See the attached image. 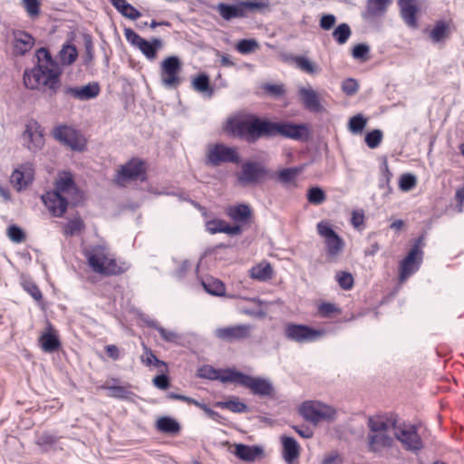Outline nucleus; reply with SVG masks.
I'll return each mask as SVG.
<instances>
[{
    "mask_svg": "<svg viewBox=\"0 0 464 464\" xmlns=\"http://www.w3.org/2000/svg\"><path fill=\"white\" fill-rule=\"evenodd\" d=\"M382 131L380 130H373L365 135L364 140L366 145L370 149H375L379 147L382 140Z\"/></svg>",
    "mask_w": 464,
    "mask_h": 464,
    "instance_id": "603ef678",
    "label": "nucleus"
},
{
    "mask_svg": "<svg viewBox=\"0 0 464 464\" xmlns=\"http://www.w3.org/2000/svg\"><path fill=\"white\" fill-rule=\"evenodd\" d=\"M299 94L306 109L314 112H319L323 110L318 95L312 88L302 87L299 89Z\"/></svg>",
    "mask_w": 464,
    "mask_h": 464,
    "instance_id": "2f4dec72",
    "label": "nucleus"
},
{
    "mask_svg": "<svg viewBox=\"0 0 464 464\" xmlns=\"http://www.w3.org/2000/svg\"><path fill=\"white\" fill-rule=\"evenodd\" d=\"M272 121L262 120L254 114H248V123L245 140L253 143L261 137H271Z\"/></svg>",
    "mask_w": 464,
    "mask_h": 464,
    "instance_id": "f3484780",
    "label": "nucleus"
},
{
    "mask_svg": "<svg viewBox=\"0 0 464 464\" xmlns=\"http://www.w3.org/2000/svg\"><path fill=\"white\" fill-rule=\"evenodd\" d=\"M78 53L74 45L64 44L59 52V60L63 65L72 64L77 58Z\"/></svg>",
    "mask_w": 464,
    "mask_h": 464,
    "instance_id": "79ce46f5",
    "label": "nucleus"
},
{
    "mask_svg": "<svg viewBox=\"0 0 464 464\" xmlns=\"http://www.w3.org/2000/svg\"><path fill=\"white\" fill-rule=\"evenodd\" d=\"M144 353L140 357V361L147 366L154 365L155 367H166V363L163 361H160L157 358V356L153 353L151 349L146 346L144 343L142 344Z\"/></svg>",
    "mask_w": 464,
    "mask_h": 464,
    "instance_id": "a18cd8bd",
    "label": "nucleus"
},
{
    "mask_svg": "<svg viewBox=\"0 0 464 464\" xmlns=\"http://www.w3.org/2000/svg\"><path fill=\"white\" fill-rule=\"evenodd\" d=\"M269 3L267 0H248L228 5L220 3L217 9L225 20H231L237 17H246L254 11H262L267 9Z\"/></svg>",
    "mask_w": 464,
    "mask_h": 464,
    "instance_id": "39448f33",
    "label": "nucleus"
},
{
    "mask_svg": "<svg viewBox=\"0 0 464 464\" xmlns=\"http://www.w3.org/2000/svg\"><path fill=\"white\" fill-rule=\"evenodd\" d=\"M181 63L177 56H169L160 63V80L166 88L176 89L181 82Z\"/></svg>",
    "mask_w": 464,
    "mask_h": 464,
    "instance_id": "9b49d317",
    "label": "nucleus"
},
{
    "mask_svg": "<svg viewBox=\"0 0 464 464\" xmlns=\"http://www.w3.org/2000/svg\"><path fill=\"white\" fill-rule=\"evenodd\" d=\"M205 227L210 234L225 233L229 236H238L243 231L240 225H229L227 221L219 218L206 220Z\"/></svg>",
    "mask_w": 464,
    "mask_h": 464,
    "instance_id": "b1692460",
    "label": "nucleus"
},
{
    "mask_svg": "<svg viewBox=\"0 0 464 464\" xmlns=\"http://www.w3.org/2000/svg\"><path fill=\"white\" fill-rule=\"evenodd\" d=\"M253 328V325L250 324L229 325L217 328L215 335L218 339L227 343L241 342L251 336Z\"/></svg>",
    "mask_w": 464,
    "mask_h": 464,
    "instance_id": "dca6fc26",
    "label": "nucleus"
},
{
    "mask_svg": "<svg viewBox=\"0 0 464 464\" xmlns=\"http://www.w3.org/2000/svg\"><path fill=\"white\" fill-rule=\"evenodd\" d=\"M316 230L318 235L324 238L326 260L330 263H336L343 253L344 240L333 229L328 221L318 222Z\"/></svg>",
    "mask_w": 464,
    "mask_h": 464,
    "instance_id": "20e7f679",
    "label": "nucleus"
},
{
    "mask_svg": "<svg viewBox=\"0 0 464 464\" xmlns=\"http://www.w3.org/2000/svg\"><path fill=\"white\" fill-rule=\"evenodd\" d=\"M250 276L259 281H266L273 276V269L270 264H258L251 268Z\"/></svg>",
    "mask_w": 464,
    "mask_h": 464,
    "instance_id": "ea45409f",
    "label": "nucleus"
},
{
    "mask_svg": "<svg viewBox=\"0 0 464 464\" xmlns=\"http://www.w3.org/2000/svg\"><path fill=\"white\" fill-rule=\"evenodd\" d=\"M258 44L255 39H243L238 41L236 49L242 54H248L257 48Z\"/></svg>",
    "mask_w": 464,
    "mask_h": 464,
    "instance_id": "3c124183",
    "label": "nucleus"
},
{
    "mask_svg": "<svg viewBox=\"0 0 464 464\" xmlns=\"http://www.w3.org/2000/svg\"><path fill=\"white\" fill-rule=\"evenodd\" d=\"M292 59H293V62L295 63V66L306 73L314 74L320 71L319 66L316 65L315 63H312L305 56L298 55V56H294Z\"/></svg>",
    "mask_w": 464,
    "mask_h": 464,
    "instance_id": "a19ab883",
    "label": "nucleus"
},
{
    "mask_svg": "<svg viewBox=\"0 0 464 464\" xmlns=\"http://www.w3.org/2000/svg\"><path fill=\"white\" fill-rule=\"evenodd\" d=\"M359 90L358 82L353 78L345 79L342 82V91L348 96L354 95Z\"/></svg>",
    "mask_w": 464,
    "mask_h": 464,
    "instance_id": "bf43d9fd",
    "label": "nucleus"
},
{
    "mask_svg": "<svg viewBox=\"0 0 464 464\" xmlns=\"http://www.w3.org/2000/svg\"><path fill=\"white\" fill-rule=\"evenodd\" d=\"M34 44V37L22 30L13 31V49L18 55H24L29 52Z\"/></svg>",
    "mask_w": 464,
    "mask_h": 464,
    "instance_id": "393cba45",
    "label": "nucleus"
},
{
    "mask_svg": "<svg viewBox=\"0 0 464 464\" xmlns=\"http://www.w3.org/2000/svg\"><path fill=\"white\" fill-rule=\"evenodd\" d=\"M36 57L37 64L24 73V85L30 90H47L53 95L61 86L62 70L47 49L40 48Z\"/></svg>",
    "mask_w": 464,
    "mask_h": 464,
    "instance_id": "f03ea898",
    "label": "nucleus"
},
{
    "mask_svg": "<svg viewBox=\"0 0 464 464\" xmlns=\"http://www.w3.org/2000/svg\"><path fill=\"white\" fill-rule=\"evenodd\" d=\"M335 280L343 290H351L354 284L353 276L346 271H339L335 274Z\"/></svg>",
    "mask_w": 464,
    "mask_h": 464,
    "instance_id": "de8ad7c7",
    "label": "nucleus"
},
{
    "mask_svg": "<svg viewBox=\"0 0 464 464\" xmlns=\"http://www.w3.org/2000/svg\"><path fill=\"white\" fill-rule=\"evenodd\" d=\"M34 169L31 162L21 164L11 175V182L21 190L26 188L34 180Z\"/></svg>",
    "mask_w": 464,
    "mask_h": 464,
    "instance_id": "4be33fe9",
    "label": "nucleus"
},
{
    "mask_svg": "<svg viewBox=\"0 0 464 464\" xmlns=\"http://www.w3.org/2000/svg\"><path fill=\"white\" fill-rule=\"evenodd\" d=\"M391 0H367L362 17L365 21H372L382 17L386 13L387 7Z\"/></svg>",
    "mask_w": 464,
    "mask_h": 464,
    "instance_id": "bb28decb",
    "label": "nucleus"
},
{
    "mask_svg": "<svg viewBox=\"0 0 464 464\" xmlns=\"http://www.w3.org/2000/svg\"><path fill=\"white\" fill-rule=\"evenodd\" d=\"M191 265L188 260L182 261L179 264L178 268L174 272V276L178 279H182L186 276L187 272L190 269Z\"/></svg>",
    "mask_w": 464,
    "mask_h": 464,
    "instance_id": "774afa93",
    "label": "nucleus"
},
{
    "mask_svg": "<svg viewBox=\"0 0 464 464\" xmlns=\"http://www.w3.org/2000/svg\"><path fill=\"white\" fill-rule=\"evenodd\" d=\"M304 169V166H297L293 168H285L278 171L277 180L282 184L294 182L299 174Z\"/></svg>",
    "mask_w": 464,
    "mask_h": 464,
    "instance_id": "58836bf2",
    "label": "nucleus"
},
{
    "mask_svg": "<svg viewBox=\"0 0 464 464\" xmlns=\"http://www.w3.org/2000/svg\"><path fill=\"white\" fill-rule=\"evenodd\" d=\"M159 431L167 434H176L180 430L179 423L170 417H160L156 423Z\"/></svg>",
    "mask_w": 464,
    "mask_h": 464,
    "instance_id": "e433bc0d",
    "label": "nucleus"
},
{
    "mask_svg": "<svg viewBox=\"0 0 464 464\" xmlns=\"http://www.w3.org/2000/svg\"><path fill=\"white\" fill-rule=\"evenodd\" d=\"M158 332L160 334L161 338L167 343H179L180 336L175 331L165 329L160 326L158 328Z\"/></svg>",
    "mask_w": 464,
    "mask_h": 464,
    "instance_id": "e2e57ef3",
    "label": "nucleus"
},
{
    "mask_svg": "<svg viewBox=\"0 0 464 464\" xmlns=\"http://www.w3.org/2000/svg\"><path fill=\"white\" fill-rule=\"evenodd\" d=\"M430 439L431 431L421 420H414L408 424V451L420 456L430 443Z\"/></svg>",
    "mask_w": 464,
    "mask_h": 464,
    "instance_id": "0eeeda50",
    "label": "nucleus"
},
{
    "mask_svg": "<svg viewBox=\"0 0 464 464\" xmlns=\"http://www.w3.org/2000/svg\"><path fill=\"white\" fill-rule=\"evenodd\" d=\"M367 123L366 119L362 114L353 116L349 121V130L353 133H361Z\"/></svg>",
    "mask_w": 464,
    "mask_h": 464,
    "instance_id": "8fccbe9b",
    "label": "nucleus"
},
{
    "mask_svg": "<svg viewBox=\"0 0 464 464\" xmlns=\"http://www.w3.org/2000/svg\"><path fill=\"white\" fill-rule=\"evenodd\" d=\"M268 175L267 169L258 161H246L237 174L238 182L243 185H256L266 180Z\"/></svg>",
    "mask_w": 464,
    "mask_h": 464,
    "instance_id": "f8f14e48",
    "label": "nucleus"
},
{
    "mask_svg": "<svg viewBox=\"0 0 464 464\" xmlns=\"http://www.w3.org/2000/svg\"><path fill=\"white\" fill-rule=\"evenodd\" d=\"M369 52L370 47L367 44H359L353 47L352 54L354 59L364 62L368 59Z\"/></svg>",
    "mask_w": 464,
    "mask_h": 464,
    "instance_id": "13d9d810",
    "label": "nucleus"
},
{
    "mask_svg": "<svg viewBox=\"0 0 464 464\" xmlns=\"http://www.w3.org/2000/svg\"><path fill=\"white\" fill-rule=\"evenodd\" d=\"M367 427L366 440L370 452L381 454L383 450H392L395 440L406 447V424L399 421L396 413L387 412L369 416Z\"/></svg>",
    "mask_w": 464,
    "mask_h": 464,
    "instance_id": "f257e3e1",
    "label": "nucleus"
},
{
    "mask_svg": "<svg viewBox=\"0 0 464 464\" xmlns=\"http://www.w3.org/2000/svg\"><path fill=\"white\" fill-rule=\"evenodd\" d=\"M325 193L319 187L311 188L307 193V199L314 205L322 204L325 200Z\"/></svg>",
    "mask_w": 464,
    "mask_h": 464,
    "instance_id": "864d4df0",
    "label": "nucleus"
},
{
    "mask_svg": "<svg viewBox=\"0 0 464 464\" xmlns=\"http://www.w3.org/2000/svg\"><path fill=\"white\" fill-rule=\"evenodd\" d=\"M236 372L237 371L234 369H226L223 371H218L209 365L203 366L198 370V375L201 378L208 380H218L223 383H233V380H227V378L233 377V374Z\"/></svg>",
    "mask_w": 464,
    "mask_h": 464,
    "instance_id": "c85d7f7f",
    "label": "nucleus"
},
{
    "mask_svg": "<svg viewBox=\"0 0 464 464\" xmlns=\"http://www.w3.org/2000/svg\"><path fill=\"white\" fill-rule=\"evenodd\" d=\"M84 227L83 221L80 218L70 219L64 226L63 233L65 236H74L81 232Z\"/></svg>",
    "mask_w": 464,
    "mask_h": 464,
    "instance_id": "09e8293b",
    "label": "nucleus"
},
{
    "mask_svg": "<svg viewBox=\"0 0 464 464\" xmlns=\"http://www.w3.org/2000/svg\"><path fill=\"white\" fill-rule=\"evenodd\" d=\"M425 246V235L422 234L413 240L408 251V277L416 273L423 260V248Z\"/></svg>",
    "mask_w": 464,
    "mask_h": 464,
    "instance_id": "aec40b11",
    "label": "nucleus"
},
{
    "mask_svg": "<svg viewBox=\"0 0 464 464\" xmlns=\"http://www.w3.org/2000/svg\"><path fill=\"white\" fill-rule=\"evenodd\" d=\"M216 406L227 409L232 412L236 413H243L247 411V406L246 403L239 401L238 400H229L227 401H218L216 403Z\"/></svg>",
    "mask_w": 464,
    "mask_h": 464,
    "instance_id": "49530a36",
    "label": "nucleus"
},
{
    "mask_svg": "<svg viewBox=\"0 0 464 464\" xmlns=\"http://www.w3.org/2000/svg\"><path fill=\"white\" fill-rule=\"evenodd\" d=\"M161 45L162 43L160 39L154 38L151 42L144 39L139 45L138 49L148 60L152 61L157 57L158 50Z\"/></svg>",
    "mask_w": 464,
    "mask_h": 464,
    "instance_id": "f704fd0d",
    "label": "nucleus"
},
{
    "mask_svg": "<svg viewBox=\"0 0 464 464\" xmlns=\"http://www.w3.org/2000/svg\"><path fill=\"white\" fill-rule=\"evenodd\" d=\"M22 143L32 152L41 150L44 145V136L41 125L35 120H29L22 133Z\"/></svg>",
    "mask_w": 464,
    "mask_h": 464,
    "instance_id": "ddd939ff",
    "label": "nucleus"
},
{
    "mask_svg": "<svg viewBox=\"0 0 464 464\" xmlns=\"http://www.w3.org/2000/svg\"><path fill=\"white\" fill-rule=\"evenodd\" d=\"M84 256L91 269L100 275H120L128 268L125 263L118 264L113 255L102 246L85 249Z\"/></svg>",
    "mask_w": 464,
    "mask_h": 464,
    "instance_id": "7ed1b4c3",
    "label": "nucleus"
},
{
    "mask_svg": "<svg viewBox=\"0 0 464 464\" xmlns=\"http://www.w3.org/2000/svg\"><path fill=\"white\" fill-rule=\"evenodd\" d=\"M103 389L107 390L108 395L113 398L126 399L130 394L127 388L120 385L104 386Z\"/></svg>",
    "mask_w": 464,
    "mask_h": 464,
    "instance_id": "6e6d98bb",
    "label": "nucleus"
},
{
    "mask_svg": "<svg viewBox=\"0 0 464 464\" xmlns=\"http://www.w3.org/2000/svg\"><path fill=\"white\" fill-rule=\"evenodd\" d=\"M43 203L52 216L61 218L68 208V198L57 191H47L41 197Z\"/></svg>",
    "mask_w": 464,
    "mask_h": 464,
    "instance_id": "6ab92c4d",
    "label": "nucleus"
},
{
    "mask_svg": "<svg viewBox=\"0 0 464 464\" xmlns=\"http://www.w3.org/2000/svg\"><path fill=\"white\" fill-rule=\"evenodd\" d=\"M9 238L14 243H22L25 239L24 231L17 226L12 225L7 229Z\"/></svg>",
    "mask_w": 464,
    "mask_h": 464,
    "instance_id": "680f3d73",
    "label": "nucleus"
},
{
    "mask_svg": "<svg viewBox=\"0 0 464 464\" xmlns=\"http://www.w3.org/2000/svg\"><path fill=\"white\" fill-rule=\"evenodd\" d=\"M227 215L236 223L246 224L252 217V210L246 204L229 206L227 208Z\"/></svg>",
    "mask_w": 464,
    "mask_h": 464,
    "instance_id": "7c9ffc66",
    "label": "nucleus"
},
{
    "mask_svg": "<svg viewBox=\"0 0 464 464\" xmlns=\"http://www.w3.org/2000/svg\"><path fill=\"white\" fill-rule=\"evenodd\" d=\"M205 291L212 295L221 296L225 294V285L214 277H207L201 282Z\"/></svg>",
    "mask_w": 464,
    "mask_h": 464,
    "instance_id": "4c0bfd02",
    "label": "nucleus"
},
{
    "mask_svg": "<svg viewBox=\"0 0 464 464\" xmlns=\"http://www.w3.org/2000/svg\"><path fill=\"white\" fill-rule=\"evenodd\" d=\"M326 334L324 329H314L308 325L288 324L285 329V337L296 343H309L314 342Z\"/></svg>",
    "mask_w": 464,
    "mask_h": 464,
    "instance_id": "9d476101",
    "label": "nucleus"
},
{
    "mask_svg": "<svg viewBox=\"0 0 464 464\" xmlns=\"http://www.w3.org/2000/svg\"><path fill=\"white\" fill-rule=\"evenodd\" d=\"M54 138L67 145L72 150L82 151L86 149V139L75 129L69 126H59L53 130Z\"/></svg>",
    "mask_w": 464,
    "mask_h": 464,
    "instance_id": "4468645a",
    "label": "nucleus"
},
{
    "mask_svg": "<svg viewBox=\"0 0 464 464\" xmlns=\"http://www.w3.org/2000/svg\"><path fill=\"white\" fill-rule=\"evenodd\" d=\"M144 176L145 169L143 162L138 159H131L121 167L114 178V182L118 186L124 187L131 180L143 179Z\"/></svg>",
    "mask_w": 464,
    "mask_h": 464,
    "instance_id": "2eb2a0df",
    "label": "nucleus"
},
{
    "mask_svg": "<svg viewBox=\"0 0 464 464\" xmlns=\"http://www.w3.org/2000/svg\"><path fill=\"white\" fill-rule=\"evenodd\" d=\"M283 457L285 462L291 464L300 454V446L297 441L287 436L282 437Z\"/></svg>",
    "mask_w": 464,
    "mask_h": 464,
    "instance_id": "473e14b6",
    "label": "nucleus"
},
{
    "mask_svg": "<svg viewBox=\"0 0 464 464\" xmlns=\"http://www.w3.org/2000/svg\"><path fill=\"white\" fill-rule=\"evenodd\" d=\"M76 185L70 172L62 173L56 182L55 188L53 191H57L58 194L65 196L68 199L69 197L76 192Z\"/></svg>",
    "mask_w": 464,
    "mask_h": 464,
    "instance_id": "c756f323",
    "label": "nucleus"
},
{
    "mask_svg": "<svg viewBox=\"0 0 464 464\" xmlns=\"http://www.w3.org/2000/svg\"><path fill=\"white\" fill-rule=\"evenodd\" d=\"M101 88L98 82H90L81 87L67 86L63 89L65 95L80 101H88L99 95Z\"/></svg>",
    "mask_w": 464,
    "mask_h": 464,
    "instance_id": "412c9836",
    "label": "nucleus"
},
{
    "mask_svg": "<svg viewBox=\"0 0 464 464\" xmlns=\"http://www.w3.org/2000/svg\"><path fill=\"white\" fill-rule=\"evenodd\" d=\"M418 12V0H408V25L417 27L416 14Z\"/></svg>",
    "mask_w": 464,
    "mask_h": 464,
    "instance_id": "4d7b16f0",
    "label": "nucleus"
},
{
    "mask_svg": "<svg viewBox=\"0 0 464 464\" xmlns=\"http://www.w3.org/2000/svg\"><path fill=\"white\" fill-rule=\"evenodd\" d=\"M23 288L38 303L43 301V295L39 287L32 281L23 282Z\"/></svg>",
    "mask_w": 464,
    "mask_h": 464,
    "instance_id": "5fc2aeb1",
    "label": "nucleus"
},
{
    "mask_svg": "<svg viewBox=\"0 0 464 464\" xmlns=\"http://www.w3.org/2000/svg\"><path fill=\"white\" fill-rule=\"evenodd\" d=\"M117 11L121 15H123L129 19H131V20H136L141 15L140 13L129 3H126L125 5H121V8Z\"/></svg>",
    "mask_w": 464,
    "mask_h": 464,
    "instance_id": "052dcab7",
    "label": "nucleus"
},
{
    "mask_svg": "<svg viewBox=\"0 0 464 464\" xmlns=\"http://www.w3.org/2000/svg\"><path fill=\"white\" fill-rule=\"evenodd\" d=\"M24 7L29 16L35 17L40 14V2L39 0H23Z\"/></svg>",
    "mask_w": 464,
    "mask_h": 464,
    "instance_id": "0e129e2a",
    "label": "nucleus"
},
{
    "mask_svg": "<svg viewBox=\"0 0 464 464\" xmlns=\"http://www.w3.org/2000/svg\"><path fill=\"white\" fill-rule=\"evenodd\" d=\"M351 34V28L345 23L340 24L333 32V37L339 44H344Z\"/></svg>",
    "mask_w": 464,
    "mask_h": 464,
    "instance_id": "c03bdc74",
    "label": "nucleus"
},
{
    "mask_svg": "<svg viewBox=\"0 0 464 464\" xmlns=\"http://www.w3.org/2000/svg\"><path fill=\"white\" fill-rule=\"evenodd\" d=\"M233 375V377H228L227 380H233V383L249 389L255 395L269 397L274 393L273 383L267 378L254 377L238 371Z\"/></svg>",
    "mask_w": 464,
    "mask_h": 464,
    "instance_id": "1a4fd4ad",
    "label": "nucleus"
},
{
    "mask_svg": "<svg viewBox=\"0 0 464 464\" xmlns=\"http://www.w3.org/2000/svg\"><path fill=\"white\" fill-rule=\"evenodd\" d=\"M241 159L237 148L228 147L223 143H211L207 147L205 164L218 167L225 163L238 164Z\"/></svg>",
    "mask_w": 464,
    "mask_h": 464,
    "instance_id": "423d86ee",
    "label": "nucleus"
},
{
    "mask_svg": "<svg viewBox=\"0 0 464 464\" xmlns=\"http://www.w3.org/2000/svg\"><path fill=\"white\" fill-rule=\"evenodd\" d=\"M196 406L203 410L206 412V414L213 420L218 423H222L223 417L218 411H215L212 409H210L207 404L198 401Z\"/></svg>",
    "mask_w": 464,
    "mask_h": 464,
    "instance_id": "338daca9",
    "label": "nucleus"
},
{
    "mask_svg": "<svg viewBox=\"0 0 464 464\" xmlns=\"http://www.w3.org/2000/svg\"><path fill=\"white\" fill-rule=\"evenodd\" d=\"M429 36L433 44L445 42V40L450 36L449 24L444 21L437 22L434 27L430 30Z\"/></svg>",
    "mask_w": 464,
    "mask_h": 464,
    "instance_id": "72a5a7b5",
    "label": "nucleus"
},
{
    "mask_svg": "<svg viewBox=\"0 0 464 464\" xmlns=\"http://www.w3.org/2000/svg\"><path fill=\"white\" fill-rule=\"evenodd\" d=\"M192 87L196 92L203 93L208 98L213 96L214 90L210 86L208 76L205 73H201L193 79Z\"/></svg>",
    "mask_w": 464,
    "mask_h": 464,
    "instance_id": "c9c22d12",
    "label": "nucleus"
},
{
    "mask_svg": "<svg viewBox=\"0 0 464 464\" xmlns=\"http://www.w3.org/2000/svg\"><path fill=\"white\" fill-rule=\"evenodd\" d=\"M124 35L126 40L136 48H138L140 43L144 40L140 35H139L130 28L124 29Z\"/></svg>",
    "mask_w": 464,
    "mask_h": 464,
    "instance_id": "69168bd1",
    "label": "nucleus"
},
{
    "mask_svg": "<svg viewBox=\"0 0 464 464\" xmlns=\"http://www.w3.org/2000/svg\"><path fill=\"white\" fill-rule=\"evenodd\" d=\"M247 123L248 115L246 117L239 115L230 117L224 125V130L233 137L245 140Z\"/></svg>",
    "mask_w": 464,
    "mask_h": 464,
    "instance_id": "a878e982",
    "label": "nucleus"
},
{
    "mask_svg": "<svg viewBox=\"0 0 464 464\" xmlns=\"http://www.w3.org/2000/svg\"><path fill=\"white\" fill-rule=\"evenodd\" d=\"M237 458L246 462H255L265 458V450L261 445H246L238 443L235 445Z\"/></svg>",
    "mask_w": 464,
    "mask_h": 464,
    "instance_id": "5701e85b",
    "label": "nucleus"
},
{
    "mask_svg": "<svg viewBox=\"0 0 464 464\" xmlns=\"http://www.w3.org/2000/svg\"><path fill=\"white\" fill-rule=\"evenodd\" d=\"M271 137L281 135L295 140H302L307 138L308 130L304 125L285 122H272Z\"/></svg>",
    "mask_w": 464,
    "mask_h": 464,
    "instance_id": "a211bd4d",
    "label": "nucleus"
},
{
    "mask_svg": "<svg viewBox=\"0 0 464 464\" xmlns=\"http://www.w3.org/2000/svg\"><path fill=\"white\" fill-rule=\"evenodd\" d=\"M299 412L304 420L314 424L321 421H333L336 419L337 415L334 408L316 401L303 402Z\"/></svg>",
    "mask_w": 464,
    "mask_h": 464,
    "instance_id": "6e6552de",
    "label": "nucleus"
},
{
    "mask_svg": "<svg viewBox=\"0 0 464 464\" xmlns=\"http://www.w3.org/2000/svg\"><path fill=\"white\" fill-rule=\"evenodd\" d=\"M340 314L341 309L334 303L321 302L317 305V314L322 318L330 319Z\"/></svg>",
    "mask_w": 464,
    "mask_h": 464,
    "instance_id": "37998d69",
    "label": "nucleus"
},
{
    "mask_svg": "<svg viewBox=\"0 0 464 464\" xmlns=\"http://www.w3.org/2000/svg\"><path fill=\"white\" fill-rule=\"evenodd\" d=\"M39 344L45 353H53L60 348L61 342L57 331L50 324L47 325L46 331L41 334Z\"/></svg>",
    "mask_w": 464,
    "mask_h": 464,
    "instance_id": "cd10ccee",
    "label": "nucleus"
}]
</instances>
